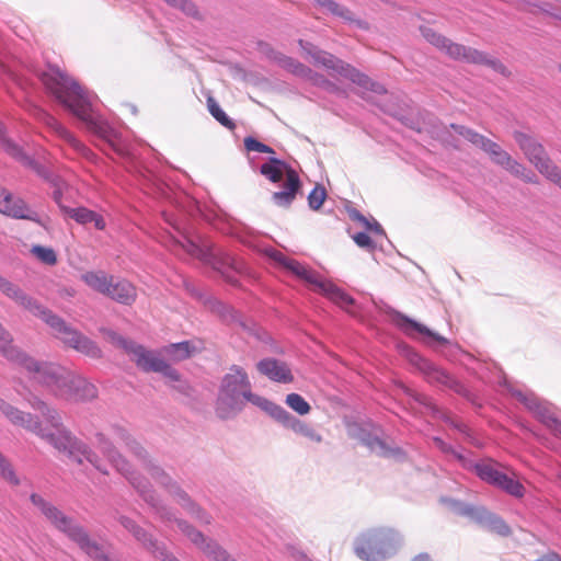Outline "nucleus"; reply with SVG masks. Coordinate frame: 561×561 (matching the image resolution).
Instances as JSON below:
<instances>
[{"label":"nucleus","instance_id":"f257e3e1","mask_svg":"<svg viewBox=\"0 0 561 561\" xmlns=\"http://www.w3.org/2000/svg\"><path fill=\"white\" fill-rule=\"evenodd\" d=\"M15 390L33 410L39 412L47 426H44L38 415L22 411L3 398H0V413L12 425L20 426L35 434L57 450L66 454L71 460L80 465L87 461L101 473H108L99 456L84 442L78 439L66 428L56 408L26 387H23V389L16 388Z\"/></svg>","mask_w":561,"mask_h":561},{"label":"nucleus","instance_id":"f03ea898","mask_svg":"<svg viewBox=\"0 0 561 561\" xmlns=\"http://www.w3.org/2000/svg\"><path fill=\"white\" fill-rule=\"evenodd\" d=\"M0 353L16 364L30 382L48 391L56 399L90 401L96 387L72 370L49 360L37 359L12 345V337L0 323Z\"/></svg>","mask_w":561,"mask_h":561},{"label":"nucleus","instance_id":"7ed1b4c3","mask_svg":"<svg viewBox=\"0 0 561 561\" xmlns=\"http://www.w3.org/2000/svg\"><path fill=\"white\" fill-rule=\"evenodd\" d=\"M41 81L48 92L85 128L105 141L117 154L129 157L130 149L121 133L110 125L95 110L94 95L59 68H49L41 75Z\"/></svg>","mask_w":561,"mask_h":561},{"label":"nucleus","instance_id":"20e7f679","mask_svg":"<svg viewBox=\"0 0 561 561\" xmlns=\"http://www.w3.org/2000/svg\"><path fill=\"white\" fill-rule=\"evenodd\" d=\"M96 448L107 458L112 466L122 473L139 493L142 500L151 506L158 518L170 526L175 523L179 530L185 535L211 561H236L230 558L228 552L216 541L205 538V536L191 526L187 522L175 516L174 511L163 504L160 497L152 489L150 482L131 470L128 461L117 451L113 443L103 434L95 435Z\"/></svg>","mask_w":561,"mask_h":561},{"label":"nucleus","instance_id":"39448f33","mask_svg":"<svg viewBox=\"0 0 561 561\" xmlns=\"http://www.w3.org/2000/svg\"><path fill=\"white\" fill-rule=\"evenodd\" d=\"M0 291L19 307L41 318L53 330L54 336L60 340L66 346L94 359L102 357V351L94 341L68 325L64 319L41 305L19 285L12 283L1 274Z\"/></svg>","mask_w":561,"mask_h":561},{"label":"nucleus","instance_id":"423d86ee","mask_svg":"<svg viewBox=\"0 0 561 561\" xmlns=\"http://www.w3.org/2000/svg\"><path fill=\"white\" fill-rule=\"evenodd\" d=\"M245 402L252 403L265 413L273 403L266 398L253 393L245 370L233 365L221 380L217 399L218 415L221 419L231 417L243 410Z\"/></svg>","mask_w":561,"mask_h":561},{"label":"nucleus","instance_id":"0eeeda50","mask_svg":"<svg viewBox=\"0 0 561 561\" xmlns=\"http://www.w3.org/2000/svg\"><path fill=\"white\" fill-rule=\"evenodd\" d=\"M163 217L167 224L181 233L179 238L168 232L162 241L167 248L176 253L182 250L188 255L211 265L213 268L218 271L228 282L232 284L237 282L233 274L242 270V264L239 261L230 254L218 251L213 247L196 243L181 232L180 224L176 219L167 213H163Z\"/></svg>","mask_w":561,"mask_h":561},{"label":"nucleus","instance_id":"6e6552de","mask_svg":"<svg viewBox=\"0 0 561 561\" xmlns=\"http://www.w3.org/2000/svg\"><path fill=\"white\" fill-rule=\"evenodd\" d=\"M32 504L41 514L60 533L65 534L73 541L87 556L95 561H110L104 547L91 539L87 529L67 516L62 511L51 502L45 500L42 495L33 493L30 496Z\"/></svg>","mask_w":561,"mask_h":561},{"label":"nucleus","instance_id":"1a4fd4ad","mask_svg":"<svg viewBox=\"0 0 561 561\" xmlns=\"http://www.w3.org/2000/svg\"><path fill=\"white\" fill-rule=\"evenodd\" d=\"M403 535L391 527H373L359 533L353 541L355 556L363 561H387L403 546Z\"/></svg>","mask_w":561,"mask_h":561},{"label":"nucleus","instance_id":"9d476101","mask_svg":"<svg viewBox=\"0 0 561 561\" xmlns=\"http://www.w3.org/2000/svg\"><path fill=\"white\" fill-rule=\"evenodd\" d=\"M299 46L305 51L310 61L316 66H320L330 71L331 75H337L345 79L351 80L358 87L364 88L368 91L377 94L386 93V89L382 84L371 81L366 75L359 72L357 69L343 60L336 58L334 55L319 49L317 46L302 39L299 41Z\"/></svg>","mask_w":561,"mask_h":561},{"label":"nucleus","instance_id":"9b49d317","mask_svg":"<svg viewBox=\"0 0 561 561\" xmlns=\"http://www.w3.org/2000/svg\"><path fill=\"white\" fill-rule=\"evenodd\" d=\"M273 257L288 272L311 285L313 290L322 294L341 308L350 310V308L354 306L355 300L353 297H351L332 282L323 279L317 272L312 271L308 266L284 255L280 252H275Z\"/></svg>","mask_w":561,"mask_h":561},{"label":"nucleus","instance_id":"f8f14e48","mask_svg":"<svg viewBox=\"0 0 561 561\" xmlns=\"http://www.w3.org/2000/svg\"><path fill=\"white\" fill-rule=\"evenodd\" d=\"M110 337L115 345L125 351L130 360L134 362L141 371L159 373L164 377L175 378V369L171 367L157 351L148 350L144 345L133 340H127L115 332H111Z\"/></svg>","mask_w":561,"mask_h":561},{"label":"nucleus","instance_id":"ddd939ff","mask_svg":"<svg viewBox=\"0 0 561 561\" xmlns=\"http://www.w3.org/2000/svg\"><path fill=\"white\" fill-rule=\"evenodd\" d=\"M442 502L457 515L470 518L482 528H485L503 537H506L511 534V528L504 522V519L499 515L490 512L484 506H474L451 497H444L442 499Z\"/></svg>","mask_w":561,"mask_h":561},{"label":"nucleus","instance_id":"4468645a","mask_svg":"<svg viewBox=\"0 0 561 561\" xmlns=\"http://www.w3.org/2000/svg\"><path fill=\"white\" fill-rule=\"evenodd\" d=\"M146 468L152 479H154L158 484L164 488L182 508H184L188 514L198 519L201 523H210V516L204 512L178 484V482L173 481L172 478L167 472H164L162 468L152 463L151 461L146 463Z\"/></svg>","mask_w":561,"mask_h":561},{"label":"nucleus","instance_id":"2eb2a0df","mask_svg":"<svg viewBox=\"0 0 561 561\" xmlns=\"http://www.w3.org/2000/svg\"><path fill=\"white\" fill-rule=\"evenodd\" d=\"M348 434L360 440L373 453L380 457L394 459L396 461H403L407 458V454L402 448L390 445L386 440L381 439L378 435V431L370 424H350Z\"/></svg>","mask_w":561,"mask_h":561},{"label":"nucleus","instance_id":"dca6fc26","mask_svg":"<svg viewBox=\"0 0 561 561\" xmlns=\"http://www.w3.org/2000/svg\"><path fill=\"white\" fill-rule=\"evenodd\" d=\"M407 356L410 364L422 374L428 383L439 388L450 389L459 394H463L466 392L463 385L440 367L422 357L419 353L410 350L408 351Z\"/></svg>","mask_w":561,"mask_h":561},{"label":"nucleus","instance_id":"f3484780","mask_svg":"<svg viewBox=\"0 0 561 561\" xmlns=\"http://www.w3.org/2000/svg\"><path fill=\"white\" fill-rule=\"evenodd\" d=\"M393 321L397 327L404 332V334L422 342L428 347L438 348L450 344V341L446 337L432 331L426 325L404 316L403 313L396 312Z\"/></svg>","mask_w":561,"mask_h":561},{"label":"nucleus","instance_id":"a211bd4d","mask_svg":"<svg viewBox=\"0 0 561 561\" xmlns=\"http://www.w3.org/2000/svg\"><path fill=\"white\" fill-rule=\"evenodd\" d=\"M117 520L154 558L162 561H180L172 552L168 551L163 543L159 542L150 533L131 518L119 515Z\"/></svg>","mask_w":561,"mask_h":561},{"label":"nucleus","instance_id":"6ab92c4d","mask_svg":"<svg viewBox=\"0 0 561 561\" xmlns=\"http://www.w3.org/2000/svg\"><path fill=\"white\" fill-rule=\"evenodd\" d=\"M514 396L549 430L556 435H561V422L556 417L550 404L540 400L534 393L516 391Z\"/></svg>","mask_w":561,"mask_h":561},{"label":"nucleus","instance_id":"aec40b11","mask_svg":"<svg viewBox=\"0 0 561 561\" xmlns=\"http://www.w3.org/2000/svg\"><path fill=\"white\" fill-rule=\"evenodd\" d=\"M266 414L273 417L284 427L291 430L294 433L301 435L314 443H321L322 436L309 424L287 412L283 407L272 403Z\"/></svg>","mask_w":561,"mask_h":561},{"label":"nucleus","instance_id":"412c9836","mask_svg":"<svg viewBox=\"0 0 561 561\" xmlns=\"http://www.w3.org/2000/svg\"><path fill=\"white\" fill-rule=\"evenodd\" d=\"M514 139L529 162L533 163L542 175L553 164L543 146L531 136L522 131H515Z\"/></svg>","mask_w":561,"mask_h":561},{"label":"nucleus","instance_id":"4be33fe9","mask_svg":"<svg viewBox=\"0 0 561 561\" xmlns=\"http://www.w3.org/2000/svg\"><path fill=\"white\" fill-rule=\"evenodd\" d=\"M450 54L456 60H461L468 64L484 65L504 77H508L511 75L510 70L502 61L478 49L466 46H451Z\"/></svg>","mask_w":561,"mask_h":561},{"label":"nucleus","instance_id":"5701e85b","mask_svg":"<svg viewBox=\"0 0 561 561\" xmlns=\"http://www.w3.org/2000/svg\"><path fill=\"white\" fill-rule=\"evenodd\" d=\"M0 213L16 219H27L39 222L38 214L31 209L23 199L15 198L10 192L0 186Z\"/></svg>","mask_w":561,"mask_h":561},{"label":"nucleus","instance_id":"b1692460","mask_svg":"<svg viewBox=\"0 0 561 561\" xmlns=\"http://www.w3.org/2000/svg\"><path fill=\"white\" fill-rule=\"evenodd\" d=\"M37 118L45 124L51 131H54L61 140L67 142L71 148L82 156L89 154V149L76 138L62 124H60L51 114L44 110L37 111Z\"/></svg>","mask_w":561,"mask_h":561},{"label":"nucleus","instance_id":"393cba45","mask_svg":"<svg viewBox=\"0 0 561 561\" xmlns=\"http://www.w3.org/2000/svg\"><path fill=\"white\" fill-rule=\"evenodd\" d=\"M260 374L270 380L280 383L291 382L294 377L286 363L275 358H264L256 364Z\"/></svg>","mask_w":561,"mask_h":561},{"label":"nucleus","instance_id":"a878e982","mask_svg":"<svg viewBox=\"0 0 561 561\" xmlns=\"http://www.w3.org/2000/svg\"><path fill=\"white\" fill-rule=\"evenodd\" d=\"M492 162L502 167L511 174L520 178L527 183H536L537 176L536 174L527 170L522 163L512 158V156L506 152L504 149L499 150L492 158Z\"/></svg>","mask_w":561,"mask_h":561},{"label":"nucleus","instance_id":"bb28decb","mask_svg":"<svg viewBox=\"0 0 561 561\" xmlns=\"http://www.w3.org/2000/svg\"><path fill=\"white\" fill-rule=\"evenodd\" d=\"M26 165H30L39 176H42L48 183H50V185L54 188L51 197L55 201V203L59 206V208L62 210V207H66L65 205H62V194L64 191L68 187L67 183L59 175L54 174L45 165L41 164L37 161H34L33 159H31V161H28Z\"/></svg>","mask_w":561,"mask_h":561},{"label":"nucleus","instance_id":"cd10ccee","mask_svg":"<svg viewBox=\"0 0 561 561\" xmlns=\"http://www.w3.org/2000/svg\"><path fill=\"white\" fill-rule=\"evenodd\" d=\"M450 127L460 136H462L466 140L471 142L473 146L480 148L485 153L489 154L490 158H492L499 150L502 149V147L492 141L491 139L484 137L483 135L467 128L462 125H456L451 124Z\"/></svg>","mask_w":561,"mask_h":561},{"label":"nucleus","instance_id":"c85d7f7f","mask_svg":"<svg viewBox=\"0 0 561 561\" xmlns=\"http://www.w3.org/2000/svg\"><path fill=\"white\" fill-rule=\"evenodd\" d=\"M300 181L295 171H289L287 173V179L285 181L284 187L282 191L275 192L272 195V201L277 206L286 207L289 206L296 197V193L299 190Z\"/></svg>","mask_w":561,"mask_h":561},{"label":"nucleus","instance_id":"c756f323","mask_svg":"<svg viewBox=\"0 0 561 561\" xmlns=\"http://www.w3.org/2000/svg\"><path fill=\"white\" fill-rule=\"evenodd\" d=\"M62 213L68 215L80 225H93L98 230H103L105 228L104 218L100 214L85 207H62Z\"/></svg>","mask_w":561,"mask_h":561},{"label":"nucleus","instance_id":"7c9ffc66","mask_svg":"<svg viewBox=\"0 0 561 561\" xmlns=\"http://www.w3.org/2000/svg\"><path fill=\"white\" fill-rule=\"evenodd\" d=\"M106 296L119 304L130 305L135 301L137 293L135 286L128 280L114 278L113 287Z\"/></svg>","mask_w":561,"mask_h":561},{"label":"nucleus","instance_id":"2f4dec72","mask_svg":"<svg viewBox=\"0 0 561 561\" xmlns=\"http://www.w3.org/2000/svg\"><path fill=\"white\" fill-rule=\"evenodd\" d=\"M496 467L497 463L492 460H483L480 462H474L471 460L470 470L474 471L476 474L484 482L496 486L504 474L503 472L499 471Z\"/></svg>","mask_w":561,"mask_h":561},{"label":"nucleus","instance_id":"473e14b6","mask_svg":"<svg viewBox=\"0 0 561 561\" xmlns=\"http://www.w3.org/2000/svg\"><path fill=\"white\" fill-rule=\"evenodd\" d=\"M202 350L201 343L195 341H183L164 346L163 351L174 360H183Z\"/></svg>","mask_w":561,"mask_h":561},{"label":"nucleus","instance_id":"72a5a7b5","mask_svg":"<svg viewBox=\"0 0 561 561\" xmlns=\"http://www.w3.org/2000/svg\"><path fill=\"white\" fill-rule=\"evenodd\" d=\"M114 276H108L103 271L87 272L82 275V280L93 290L107 295L110 288L113 287Z\"/></svg>","mask_w":561,"mask_h":561},{"label":"nucleus","instance_id":"f704fd0d","mask_svg":"<svg viewBox=\"0 0 561 561\" xmlns=\"http://www.w3.org/2000/svg\"><path fill=\"white\" fill-rule=\"evenodd\" d=\"M289 171L293 170L289 169L284 161L277 158H270L267 162L260 167V173L273 183L283 181L285 176L287 178V173Z\"/></svg>","mask_w":561,"mask_h":561},{"label":"nucleus","instance_id":"c9c22d12","mask_svg":"<svg viewBox=\"0 0 561 561\" xmlns=\"http://www.w3.org/2000/svg\"><path fill=\"white\" fill-rule=\"evenodd\" d=\"M314 3L324 12H329L347 23H357L363 26L359 21L354 18V14L344 5L335 2L334 0H313Z\"/></svg>","mask_w":561,"mask_h":561},{"label":"nucleus","instance_id":"e433bc0d","mask_svg":"<svg viewBox=\"0 0 561 561\" xmlns=\"http://www.w3.org/2000/svg\"><path fill=\"white\" fill-rule=\"evenodd\" d=\"M112 436L115 440L124 443L126 447L139 459L146 461V450L131 437L127 430L115 425L112 427Z\"/></svg>","mask_w":561,"mask_h":561},{"label":"nucleus","instance_id":"4c0bfd02","mask_svg":"<svg viewBox=\"0 0 561 561\" xmlns=\"http://www.w3.org/2000/svg\"><path fill=\"white\" fill-rule=\"evenodd\" d=\"M271 57L276 60L280 67L296 76L308 77L311 73V69L291 57L276 51H272Z\"/></svg>","mask_w":561,"mask_h":561},{"label":"nucleus","instance_id":"58836bf2","mask_svg":"<svg viewBox=\"0 0 561 561\" xmlns=\"http://www.w3.org/2000/svg\"><path fill=\"white\" fill-rule=\"evenodd\" d=\"M422 35L424 38L435 47L439 48L440 50L445 51L446 55H448L450 58L454 59V56L450 54V47L451 46H462L461 44L453 43L445 36L436 33L434 30L430 27H422L421 28Z\"/></svg>","mask_w":561,"mask_h":561},{"label":"nucleus","instance_id":"ea45409f","mask_svg":"<svg viewBox=\"0 0 561 561\" xmlns=\"http://www.w3.org/2000/svg\"><path fill=\"white\" fill-rule=\"evenodd\" d=\"M0 145L3 148V150L15 158L16 160L23 162L26 164L28 161H31L32 158H30L27 154H25L16 144L8 139L4 135V129L2 124L0 123Z\"/></svg>","mask_w":561,"mask_h":561},{"label":"nucleus","instance_id":"a19ab883","mask_svg":"<svg viewBox=\"0 0 561 561\" xmlns=\"http://www.w3.org/2000/svg\"><path fill=\"white\" fill-rule=\"evenodd\" d=\"M433 442L435 446L444 454L453 456L465 469H471V460L467 458L463 454L455 449L451 445L445 443L439 437H434Z\"/></svg>","mask_w":561,"mask_h":561},{"label":"nucleus","instance_id":"79ce46f5","mask_svg":"<svg viewBox=\"0 0 561 561\" xmlns=\"http://www.w3.org/2000/svg\"><path fill=\"white\" fill-rule=\"evenodd\" d=\"M207 107L213 117L222 126L227 127L228 129H233L236 127L232 119L222 111L214 98L209 96L207 99Z\"/></svg>","mask_w":561,"mask_h":561},{"label":"nucleus","instance_id":"37998d69","mask_svg":"<svg viewBox=\"0 0 561 561\" xmlns=\"http://www.w3.org/2000/svg\"><path fill=\"white\" fill-rule=\"evenodd\" d=\"M496 488H500L501 490L505 491L506 493L515 497H523L525 492V489L520 482L508 477L505 473L501 478Z\"/></svg>","mask_w":561,"mask_h":561},{"label":"nucleus","instance_id":"c03bdc74","mask_svg":"<svg viewBox=\"0 0 561 561\" xmlns=\"http://www.w3.org/2000/svg\"><path fill=\"white\" fill-rule=\"evenodd\" d=\"M286 404L300 415H306L310 411V404L298 393H289L285 400Z\"/></svg>","mask_w":561,"mask_h":561},{"label":"nucleus","instance_id":"a18cd8bd","mask_svg":"<svg viewBox=\"0 0 561 561\" xmlns=\"http://www.w3.org/2000/svg\"><path fill=\"white\" fill-rule=\"evenodd\" d=\"M32 253L45 264L54 265L57 262L56 253L51 248L34 245Z\"/></svg>","mask_w":561,"mask_h":561},{"label":"nucleus","instance_id":"49530a36","mask_svg":"<svg viewBox=\"0 0 561 561\" xmlns=\"http://www.w3.org/2000/svg\"><path fill=\"white\" fill-rule=\"evenodd\" d=\"M327 197L325 188L321 185H316L308 195V205L311 209L318 210Z\"/></svg>","mask_w":561,"mask_h":561},{"label":"nucleus","instance_id":"de8ad7c7","mask_svg":"<svg viewBox=\"0 0 561 561\" xmlns=\"http://www.w3.org/2000/svg\"><path fill=\"white\" fill-rule=\"evenodd\" d=\"M244 148L251 152H262V153H274V150L272 147L256 140L255 138L249 136L244 138Z\"/></svg>","mask_w":561,"mask_h":561},{"label":"nucleus","instance_id":"09e8293b","mask_svg":"<svg viewBox=\"0 0 561 561\" xmlns=\"http://www.w3.org/2000/svg\"><path fill=\"white\" fill-rule=\"evenodd\" d=\"M168 379V383L183 394H188L190 385L186 380L182 378L179 371L175 369V378L165 377Z\"/></svg>","mask_w":561,"mask_h":561},{"label":"nucleus","instance_id":"8fccbe9b","mask_svg":"<svg viewBox=\"0 0 561 561\" xmlns=\"http://www.w3.org/2000/svg\"><path fill=\"white\" fill-rule=\"evenodd\" d=\"M0 474L10 483L18 484L19 479L16 478L14 471L12 470L11 466L8 463V461L3 458V456L0 454Z\"/></svg>","mask_w":561,"mask_h":561},{"label":"nucleus","instance_id":"3c124183","mask_svg":"<svg viewBox=\"0 0 561 561\" xmlns=\"http://www.w3.org/2000/svg\"><path fill=\"white\" fill-rule=\"evenodd\" d=\"M353 239L359 248H365L368 250L374 249L373 240L366 232H358L353 237Z\"/></svg>","mask_w":561,"mask_h":561},{"label":"nucleus","instance_id":"603ef678","mask_svg":"<svg viewBox=\"0 0 561 561\" xmlns=\"http://www.w3.org/2000/svg\"><path fill=\"white\" fill-rule=\"evenodd\" d=\"M543 175L559 187H561V170L554 163Z\"/></svg>","mask_w":561,"mask_h":561},{"label":"nucleus","instance_id":"864d4df0","mask_svg":"<svg viewBox=\"0 0 561 561\" xmlns=\"http://www.w3.org/2000/svg\"><path fill=\"white\" fill-rule=\"evenodd\" d=\"M348 216L352 220L357 221L363 226L368 225V219L355 208L348 209Z\"/></svg>","mask_w":561,"mask_h":561},{"label":"nucleus","instance_id":"5fc2aeb1","mask_svg":"<svg viewBox=\"0 0 561 561\" xmlns=\"http://www.w3.org/2000/svg\"><path fill=\"white\" fill-rule=\"evenodd\" d=\"M364 227L368 230V231H371V232H375L377 234H381L383 236L385 234V231L382 229V227L380 226V224L378 221H376L375 219H373L371 221L368 220V225H364Z\"/></svg>","mask_w":561,"mask_h":561},{"label":"nucleus","instance_id":"6e6d98bb","mask_svg":"<svg viewBox=\"0 0 561 561\" xmlns=\"http://www.w3.org/2000/svg\"><path fill=\"white\" fill-rule=\"evenodd\" d=\"M539 10L554 19H558V20H561V14H557V13H553L551 11V5L547 2H542L541 4L538 5Z\"/></svg>","mask_w":561,"mask_h":561},{"label":"nucleus","instance_id":"4d7b16f0","mask_svg":"<svg viewBox=\"0 0 561 561\" xmlns=\"http://www.w3.org/2000/svg\"><path fill=\"white\" fill-rule=\"evenodd\" d=\"M411 561H433L430 554L427 553H420L416 557H414Z\"/></svg>","mask_w":561,"mask_h":561},{"label":"nucleus","instance_id":"13d9d810","mask_svg":"<svg viewBox=\"0 0 561 561\" xmlns=\"http://www.w3.org/2000/svg\"><path fill=\"white\" fill-rule=\"evenodd\" d=\"M249 162H250L251 167L254 169L255 168L254 167V162H253V159L251 157H249Z\"/></svg>","mask_w":561,"mask_h":561},{"label":"nucleus","instance_id":"bf43d9fd","mask_svg":"<svg viewBox=\"0 0 561 561\" xmlns=\"http://www.w3.org/2000/svg\"><path fill=\"white\" fill-rule=\"evenodd\" d=\"M558 69H559V71L561 72V64H559Z\"/></svg>","mask_w":561,"mask_h":561}]
</instances>
